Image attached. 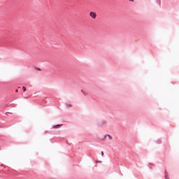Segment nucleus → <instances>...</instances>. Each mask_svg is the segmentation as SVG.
Segmentation results:
<instances>
[{
    "label": "nucleus",
    "mask_w": 179,
    "mask_h": 179,
    "mask_svg": "<svg viewBox=\"0 0 179 179\" xmlns=\"http://www.w3.org/2000/svg\"><path fill=\"white\" fill-rule=\"evenodd\" d=\"M103 125H107V121L102 120L101 122L98 124V127H103Z\"/></svg>",
    "instance_id": "f257e3e1"
},
{
    "label": "nucleus",
    "mask_w": 179,
    "mask_h": 179,
    "mask_svg": "<svg viewBox=\"0 0 179 179\" xmlns=\"http://www.w3.org/2000/svg\"><path fill=\"white\" fill-rule=\"evenodd\" d=\"M90 15L91 16V17H92V19H96L97 14H96V13L94 12H90Z\"/></svg>",
    "instance_id": "f03ea898"
},
{
    "label": "nucleus",
    "mask_w": 179,
    "mask_h": 179,
    "mask_svg": "<svg viewBox=\"0 0 179 179\" xmlns=\"http://www.w3.org/2000/svg\"><path fill=\"white\" fill-rule=\"evenodd\" d=\"M107 137L108 138V139H109L110 141H112L113 136H111V135H110V134H106V135H105L103 139H106V138H107Z\"/></svg>",
    "instance_id": "7ed1b4c3"
},
{
    "label": "nucleus",
    "mask_w": 179,
    "mask_h": 179,
    "mask_svg": "<svg viewBox=\"0 0 179 179\" xmlns=\"http://www.w3.org/2000/svg\"><path fill=\"white\" fill-rule=\"evenodd\" d=\"M164 174H165V179H170L169 178V173H167L166 170H165Z\"/></svg>",
    "instance_id": "20e7f679"
},
{
    "label": "nucleus",
    "mask_w": 179,
    "mask_h": 179,
    "mask_svg": "<svg viewBox=\"0 0 179 179\" xmlns=\"http://www.w3.org/2000/svg\"><path fill=\"white\" fill-rule=\"evenodd\" d=\"M62 124H56V125H54L53 126V128H55V129H57V128H59L60 127H62Z\"/></svg>",
    "instance_id": "39448f33"
},
{
    "label": "nucleus",
    "mask_w": 179,
    "mask_h": 179,
    "mask_svg": "<svg viewBox=\"0 0 179 179\" xmlns=\"http://www.w3.org/2000/svg\"><path fill=\"white\" fill-rule=\"evenodd\" d=\"M66 107H67V108H71V107H72V105L69 103H66Z\"/></svg>",
    "instance_id": "423d86ee"
},
{
    "label": "nucleus",
    "mask_w": 179,
    "mask_h": 179,
    "mask_svg": "<svg viewBox=\"0 0 179 179\" xmlns=\"http://www.w3.org/2000/svg\"><path fill=\"white\" fill-rule=\"evenodd\" d=\"M157 3H159V5H162V1L161 0H156Z\"/></svg>",
    "instance_id": "0eeeda50"
},
{
    "label": "nucleus",
    "mask_w": 179,
    "mask_h": 179,
    "mask_svg": "<svg viewBox=\"0 0 179 179\" xmlns=\"http://www.w3.org/2000/svg\"><path fill=\"white\" fill-rule=\"evenodd\" d=\"M81 92L84 94V96H87V92H83V90H81Z\"/></svg>",
    "instance_id": "6e6552de"
},
{
    "label": "nucleus",
    "mask_w": 179,
    "mask_h": 179,
    "mask_svg": "<svg viewBox=\"0 0 179 179\" xmlns=\"http://www.w3.org/2000/svg\"><path fill=\"white\" fill-rule=\"evenodd\" d=\"M157 143H158V144L162 143V139H159V140L157 141Z\"/></svg>",
    "instance_id": "1a4fd4ad"
},
{
    "label": "nucleus",
    "mask_w": 179,
    "mask_h": 179,
    "mask_svg": "<svg viewBox=\"0 0 179 179\" xmlns=\"http://www.w3.org/2000/svg\"><path fill=\"white\" fill-rule=\"evenodd\" d=\"M22 90H23V92H26V90H27V89H26V87H22Z\"/></svg>",
    "instance_id": "9d476101"
},
{
    "label": "nucleus",
    "mask_w": 179,
    "mask_h": 179,
    "mask_svg": "<svg viewBox=\"0 0 179 179\" xmlns=\"http://www.w3.org/2000/svg\"><path fill=\"white\" fill-rule=\"evenodd\" d=\"M148 167H149L150 169H152V164H148Z\"/></svg>",
    "instance_id": "9b49d317"
},
{
    "label": "nucleus",
    "mask_w": 179,
    "mask_h": 179,
    "mask_svg": "<svg viewBox=\"0 0 179 179\" xmlns=\"http://www.w3.org/2000/svg\"><path fill=\"white\" fill-rule=\"evenodd\" d=\"M101 156H104V152L103 151L101 152Z\"/></svg>",
    "instance_id": "f8f14e48"
},
{
    "label": "nucleus",
    "mask_w": 179,
    "mask_h": 179,
    "mask_svg": "<svg viewBox=\"0 0 179 179\" xmlns=\"http://www.w3.org/2000/svg\"><path fill=\"white\" fill-rule=\"evenodd\" d=\"M17 92H19V90H15V92H16V93H17Z\"/></svg>",
    "instance_id": "ddd939ff"
},
{
    "label": "nucleus",
    "mask_w": 179,
    "mask_h": 179,
    "mask_svg": "<svg viewBox=\"0 0 179 179\" xmlns=\"http://www.w3.org/2000/svg\"><path fill=\"white\" fill-rule=\"evenodd\" d=\"M129 1H130V2H134V0H129Z\"/></svg>",
    "instance_id": "4468645a"
},
{
    "label": "nucleus",
    "mask_w": 179,
    "mask_h": 179,
    "mask_svg": "<svg viewBox=\"0 0 179 179\" xmlns=\"http://www.w3.org/2000/svg\"><path fill=\"white\" fill-rule=\"evenodd\" d=\"M38 70L41 71V69L40 68H38Z\"/></svg>",
    "instance_id": "2eb2a0df"
}]
</instances>
